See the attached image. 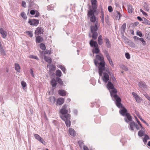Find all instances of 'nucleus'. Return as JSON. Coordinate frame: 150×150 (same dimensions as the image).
<instances>
[{
  "instance_id": "1",
  "label": "nucleus",
  "mask_w": 150,
  "mask_h": 150,
  "mask_svg": "<svg viewBox=\"0 0 150 150\" xmlns=\"http://www.w3.org/2000/svg\"><path fill=\"white\" fill-rule=\"evenodd\" d=\"M107 87L110 90V95L112 100L115 101V104L118 108L122 107V104L121 103V99L117 94V91L115 88L113 84L110 81H109L108 82Z\"/></svg>"
},
{
  "instance_id": "2",
  "label": "nucleus",
  "mask_w": 150,
  "mask_h": 150,
  "mask_svg": "<svg viewBox=\"0 0 150 150\" xmlns=\"http://www.w3.org/2000/svg\"><path fill=\"white\" fill-rule=\"evenodd\" d=\"M103 55L100 54H99L96 55L95 59L93 60L95 65L96 67L99 65L98 72L100 76H102L103 71L105 69V63Z\"/></svg>"
},
{
  "instance_id": "3",
  "label": "nucleus",
  "mask_w": 150,
  "mask_h": 150,
  "mask_svg": "<svg viewBox=\"0 0 150 150\" xmlns=\"http://www.w3.org/2000/svg\"><path fill=\"white\" fill-rule=\"evenodd\" d=\"M97 25L98 22L96 21L95 25H91L90 27L91 32L92 34V38L94 40L97 38L98 36V34L97 32L98 29Z\"/></svg>"
},
{
  "instance_id": "4",
  "label": "nucleus",
  "mask_w": 150,
  "mask_h": 150,
  "mask_svg": "<svg viewBox=\"0 0 150 150\" xmlns=\"http://www.w3.org/2000/svg\"><path fill=\"white\" fill-rule=\"evenodd\" d=\"M104 70L103 71L102 74V75L100 76L102 77V79L103 81L105 83H107L109 81V74H110V75L111 76V74H110L109 70H106L107 72H103V71H104Z\"/></svg>"
},
{
  "instance_id": "5",
  "label": "nucleus",
  "mask_w": 150,
  "mask_h": 150,
  "mask_svg": "<svg viewBox=\"0 0 150 150\" xmlns=\"http://www.w3.org/2000/svg\"><path fill=\"white\" fill-rule=\"evenodd\" d=\"M62 118L63 120L65 121L66 126L67 127H69L71 125V122L70 120L71 116L69 114H68L66 117L62 116Z\"/></svg>"
},
{
  "instance_id": "6",
  "label": "nucleus",
  "mask_w": 150,
  "mask_h": 150,
  "mask_svg": "<svg viewBox=\"0 0 150 150\" xmlns=\"http://www.w3.org/2000/svg\"><path fill=\"white\" fill-rule=\"evenodd\" d=\"M67 105H64L60 110V113H61L60 117L61 118H62V116L67 117V115L68 114H67L68 110L67 109Z\"/></svg>"
},
{
  "instance_id": "7",
  "label": "nucleus",
  "mask_w": 150,
  "mask_h": 150,
  "mask_svg": "<svg viewBox=\"0 0 150 150\" xmlns=\"http://www.w3.org/2000/svg\"><path fill=\"white\" fill-rule=\"evenodd\" d=\"M30 25H33L36 26L39 23V21L35 19H29L28 22Z\"/></svg>"
},
{
  "instance_id": "8",
  "label": "nucleus",
  "mask_w": 150,
  "mask_h": 150,
  "mask_svg": "<svg viewBox=\"0 0 150 150\" xmlns=\"http://www.w3.org/2000/svg\"><path fill=\"white\" fill-rule=\"evenodd\" d=\"M119 108H122V109L119 111V112L120 114L123 116H125V115L128 113L127 112V110L124 107H123V105H122V107Z\"/></svg>"
},
{
  "instance_id": "9",
  "label": "nucleus",
  "mask_w": 150,
  "mask_h": 150,
  "mask_svg": "<svg viewBox=\"0 0 150 150\" xmlns=\"http://www.w3.org/2000/svg\"><path fill=\"white\" fill-rule=\"evenodd\" d=\"M126 117L124 118L125 121L127 123L129 122L132 121V118L130 114L129 113L125 115Z\"/></svg>"
},
{
  "instance_id": "10",
  "label": "nucleus",
  "mask_w": 150,
  "mask_h": 150,
  "mask_svg": "<svg viewBox=\"0 0 150 150\" xmlns=\"http://www.w3.org/2000/svg\"><path fill=\"white\" fill-rule=\"evenodd\" d=\"M91 2L92 4V8L93 9H97L98 6L97 0H91Z\"/></svg>"
},
{
  "instance_id": "11",
  "label": "nucleus",
  "mask_w": 150,
  "mask_h": 150,
  "mask_svg": "<svg viewBox=\"0 0 150 150\" xmlns=\"http://www.w3.org/2000/svg\"><path fill=\"white\" fill-rule=\"evenodd\" d=\"M43 32V30L41 27H38L35 30V33L36 34L38 35L42 34Z\"/></svg>"
},
{
  "instance_id": "12",
  "label": "nucleus",
  "mask_w": 150,
  "mask_h": 150,
  "mask_svg": "<svg viewBox=\"0 0 150 150\" xmlns=\"http://www.w3.org/2000/svg\"><path fill=\"white\" fill-rule=\"evenodd\" d=\"M96 9H90L89 10H88L87 14L88 17H89L90 16H93V15H94V13L96 11Z\"/></svg>"
},
{
  "instance_id": "13",
  "label": "nucleus",
  "mask_w": 150,
  "mask_h": 150,
  "mask_svg": "<svg viewBox=\"0 0 150 150\" xmlns=\"http://www.w3.org/2000/svg\"><path fill=\"white\" fill-rule=\"evenodd\" d=\"M138 85L142 89H144L146 88V85L145 83L143 81H141L139 82Z\"/></svg>"
},
{
  "instance_id": "14",
  "label": "nucleus",
  "mask_w": 150,
  "mask_h": 150,
  "mask_svg": "<svg viewBox=\"0 0 150 150\" xmlns=\"http://www.w3.org/2000/svg\"><path fill=\"white\" fill-rule=\"evenodd\" d=\"M0 33L3 38H5L7 35V32L5 31L2 28L0 29Z\"/></svg>"
},
{
  "instance_id": "15",
  "label": "nucleus",
  "mask_w": 150,
  "mask_h": 150,
  "mask_svg": "<svg viewBox=\"0 0 150 150\" xmlns=\"http://www.w3.org/2000/svg\"><path fill=\"white\" fill-rule=\"evenodd\" d=\"M136 123L134 121H132L129 123V129L132 131H133L134 130V127H135V124Z\"/></svg>"
},
{
  "instance_id": "16",
  "label": "nucleus",
  "mask_w": 150,
  "mask_h": 150,
  "mask_svg": "<svg viewBox=\"0 0 150 150\" xmlns=\"http://www.w3.org/2000/svg\"><path fill=\"white\" fill-rule=\"evenodd\" d=\"M115 15V19L116 20H119L122 15L119 11H117Z\"/></svg>"
},
{
  "instance_id": "17",
  "label": "nucleus",
  "mask_w": 150,
  "mask_h": 150,
  "mask_svg": "<svg viewBox=\"0 0 150 150\" xmlns=\"http://www.w3.org/2000/svg\"><path fill=\"white\" fill-rule=\"evenodd\" d=\"M69 134L72 136L74 137L76 136V132L75 130L71 128H69Z\"/></svg>"
},
{
  "instance_id": "18",
  "label": "nucleus",
  "mask_w": 150,
  "mask_h": 150,
  "mask_svg": "<svg viewBox=\"0 0 150 150\" xmlns=\"http://www.w3.org/2000/svg\"><path fill=\"white\" fill-rule=\"evenodd\" d=\"M43 38L41 36L38 35L36 38V42L37 43H40L42 42Z\"/></svg>"
},
{
  "instance_id": "19",
  "label": "nucleus",
  "mask_w": 150,
  "mask_h": 150,
  "mask_svg": "<svg viewBox=\"0 0 150 150\" xmlns=\"http://www.w3.org/2000/svg\"><path fill=\"white\" fill-rule=\"evenodd\" d=\"M105 42L107 47L108 48H110L111 47V44L109 39L107 38H105L104 39Z\"/></svg>"
},
{
  "instance_id": "20",
  "label": "nucleus",
  "mask_w": 150,
  "mask_h": 150,
  "mask_svg": "<svg viewBox=\"0 0 150 150\" xmlns=\"http://www.w3.org/2000/svg\"><path fill=\"white\" fill-rule=\"evenodd\" d=\"M64 101V99L62 98H60L58 99L57 103L59 105H61L63 104Z\"/></svg>"
},
{
  "instance_id": "21",
  "label": "nucleus",
  "mask_w": 150,
  "mask_h": 150,
  "mask_svg": "<svg viewBox=\"0 0 150 150\" xmlns=\"http://www.w3.org/2000/svg\"><path fill=\"white\" fill-rule=\"evenodd\" d=\"M47 67L49 66V72L53 71L55 70L56 69V67L55 65H47Z\"/></svg>"
},
{
  "instance_id": "22",
  "label": "nucleus",
  "mask_w": 150,
  "mask_h": 150,
  "mask_svg": "<svg viewBox=\"0 0 150 150\" xmlns=\"http://www.w3.org/2000/svg\"><path fill=\"white\" fill-rule=\"evenodd\" d=\"M90 45L91 47H96V46L98 45L97 42L96 41H94L93 40H91L89 42Z\"/></svg>"
},
{
  "instance_id": "23",
  "label": "nucleus",
  "mask_w": 150,
  "mask_h": 150,
  "mask_svg": "<svg viewBox=\"0 0 150 150\" xmlns=\"http://www.w3.org/2000/svg\"><path fill=\"white\" fill-rule=\"evenodd\" d=\"M44 58L45 61L49 63L50 64L52 62V59L51 58L49 57L45 56L44 55Z\"/></svg>"
},
{
  "instance_id": "24",
  "label": "nucleus",
  "mask_w": 150,
  "mask_h": 150,
  "mask_svg": "<svg viewBox=\"0 0 150 150\" xmlns=\"http://www.w3.org/2000/svg\"><path fill=\"white\" fill-rule=\"evenodd\" d=\"M66 91L63 90H59L58 91V94L60 96H66Z\"/></svg>"
},
{
  "instance_id": "25",
  "label": "nucleus",
  "mask_w": 150,
  "mask_h": 150,
  "mask_svg": "<svg viewBox=\"0 0 150 150\" xmlns=\"http://www.w3.org/2000/svg\"><path fill=\"white\" fill-rule=\"evenodd\" d=\"M93 53L98 54L100 52V50L99 49L98 45L96 46V47H94V49H93Z\"/></svg>"
},
{
  "instance_id": "26",
  "label": "nucleus",
  "mask_w": 150,
  "mask_h": 150,
  "mask_svg": "<svg viewBox=\"0 0 150 150\" xmlns=\"http://www.w3.org/2000/svg\"><path fill=\"white\" fill-rule=\"evenodd\" d=\"M51 84L53 87H55L57 86V84L54 79L53 78L51 80Z\"/></svg>"
},
{
  "instance_id": "27",
  "label": "nucleus",
  "mask_w": 150,
  "mask_h": 150,
  "mask_svg": "<svg viewBox=\"0 0 150 150\" xmlns=\"http://www.w3.org/2000/svg\"><path fill=\"white\" fill-rule=\"evenodd\" d=\"M126 26V24L125 23H124L122 25L121 28L122 33H124L125 32Z\"/></svg>"
},
{
  "instance_id": "28",
  "label": "nucleus",
  "mask_w": 150,
  "mask_h": 150,
  "mask_svg": "<svg viewBox=\"0 0 150 150\" xmlns=\"http://www.w3.org/2000/svg\"><path fill=\"white\" fill-rule=\"evenodd\" d=\"M128 11L129 13H132L133 8H132V6L131 5H129L127 6Z\"/></svg>"
},
{
  "instance_id": "29",
  "label": "nucleus",
  "mask_w": 150,
  "mask_h": 150,
  "mask_svg": "<svg viewBox=\"0 0 150 150\" xmlns=\"http://www.w3.org/2000/svg\"><path fill=\"white\" fill-rule=\"evenodd\" d=\"M14 65L15 70L18 72H20V67L19 64L18 63H15Z\"/></svg>"
},
{
  "instance_id": "30",
  "label": "nucleus",
  "mask_w": 150,
  "mask_h": 150,
  "mask_svg": "<svg viewBox=\"0 0 150 150\" xmlns=\"http://www.w3.org/2000/svg\"><path fill=\"white\" fill-rule=\"evenodd\" d=\"M96 18L94 15L91 16L90 17V20L91 22L93 23L95 22H96Z\"/></svg>"
},
{
  "instance_id": "31",
  "label": "nucleus",
  "mask_w": 150,
  "mask_h": 150,
  "mask_svg": "<svg viewBox=\"0 0 150 150\" xmlns=\"http://www.w3.org/2000/svg\"><path fill=\"white\" fill-rule=\"evenodd\" d=\"M142 23L146 25H150V21L145 18H143V20Z\"/></svg>"
},
{
  "instance_id": "32",
  "label": "nucleus",
  "mask_w": 150,
  "mask_h": 150,
  "mask_svg": "<svg viewBox=\"0 0 150 150\" xmlns=\"http://www.w3.org/2000/svg\"><path fill=\"white\" fill-rule=\"evenodd\" d=\"M25 33L31 38L33 36V32L31 31H26L25 32Z\"/></svg>"
},
{
  "instance_id": "33",
  "label": "nucleus",
  "mask_w": 150,
  "mask_h": 150,
  "mask_svg": "<svg viewBox=\"0 0 150 150\" xmlns=\"http://www.w3.org/2000/svg\"><path fill=\"white\" fill-rule=\"evenodd\" d=\"M34 0H28V2L29 4V7H30L33 6L34 5Z\"/></svg>"
},
{
  "instance_id": "34",
  "label": "nucleus",
  "mask_w": 150,
  "mask_h": 150,
  "mask_svg": "<svg viewBox=\"0 0 150 150\" xmlns=\"http://www.w3.org/2000/svg\"><path fill=\"white\" fill-rule=\"evenodd\" d=\"M58 83L60 85H62L63 83L62 79L59 77H57L56 78Z\"/></svg>"
},
{
  "instance_id": "35",
  "label": "nucleus",
  "mask_w": 150,
  "mask_h": 150,
  "mask_svg": "<svg viewBox=\"0 0 150 150\" xmlns=\"http://www.w3.org/2000/svg\"><path fill=\"white\" fill-rule=\"evenodd\" d=\"M58 67L64 73H65L66 69L64 66L62 65H59L58 66Z\"/></svg>"
},
{
  "instance_id": "36",
  "label": "nucleus",
  "mask_w": 150,
  "mask_h": 150,
  "mask_svg": "<svg viewBox=\"0 0 150 150\" xmlns=\"http://www.w3.org/2000/svg\"><path fill=\"white\" fill-rule=\"evenodd\" d=\"M144 134V132L142 130H139L138 133V136L140 137L143 136Z\"/></svg>"
},
{
  "instance_id": "37",
  "label": "nucleus",
  "mask_w": 150,
  "mask_h": 150,
  "mask_svg": "<svg viewBox=\"0 0 150 150\" xmlns=\"http://www.w3.org/2000/svg\"><path fill=\"white\" fill-rule=\"evenodd\" d=\"M104 54H105L107 59H109L110 58V56L109 54L108 53V52L107 51L105 50L104 51Z\"/></svg>"
},
{
  "instance_id": "38",
  "label": "nucleus",
  "mask_w": 150,
  "mask_h": 150,
  "mask_svg": "<svg viewBox=\"0 0 150 150\" xmlns=\"http://www.w3.org/2000/svg\"><path fill=\"white\" fill-rule=\"evenodd\" d=\"M62 73L61 71L58 70L56 72V76L59 77H60L62 76Z\"/></svg>"
},
{
  "instance_id": "39",
  "label": "nucleus",
  "mask_w": 150,
  "mask_h": 150,
  "mask_svg": "<svg viewBox=\"0 0 150 150\" xmlns=\"http://www.w3.org/2000/svg\"><path fill=\"white\" fill-rule=\"evenodd\" d=\"M0 52L1 54L3 56L6 55L5 52L3 47L0 48Z\"/></svg>"
},
{
  "instance_id": "40",
  "label": "nucleus",
  "mask_w": 150,
  "mask_h": 150,
  "mask_svg": "<svg viewBox=\"0 0 150 150\" xmlns=\"http://www.w3.org/2000/svg\"><path fill=\"white\" fill-rule=\"evenodd\" d=\"M40 48L43 50H45L46 47L45 45L43 43H41L40 45Z\"/></svg>"
},
{
  "instance_id": "41",
  "label": "nucleus",
  "mask_w": 150,
  "mask_h": 150,
  "mask_svg": "<svg viewBox=\"0 0 150 150\" xmlns=\"http://www.w3.org/2000/svg\"><path fill=\"white\" fill-rule=\"evenodd\" d=\"M120 67L123 70H124L125 71H127L128 70V68L125 65H122L120 66Z\"/></svg>"
},
{
  "instance_id": "42",
  "label": "nucleus",
  "mask_w": 150,
  "mask_h": 150,
  "mask_svg": "<svg viewBox=\"0 0 150 150\" xmlns=\"http://www.w3.org/2000/svg\"><path fill=\"white\" fill-rule=\"evenodd\" d=\"M21 16L24 19H26L27 18V17L24 12H22L21 13Z\"/></svg>"
},
{
  "instance_id": "43",
  "label": "nucleus",
  "mask_w": 150,
  "mask_h": 150,
  "mask_svg": "<svg viewBox=\"0 0 150 150\" xmlns=\"http://www.w3.org/2000/svg\"><path fill=\"white\" fill-rule=\"evenodd\" d=\"M145 36L147 39L150 40V33H146L145 34Z\"/></svg>"
},
{
  "instance_id": "44",
  "label": "nucleus",
  "mask_w": 150,
  "mask_h": 150,
  "mask_svg": "<svg viewBox=\"0 0 150 150\" xmlns=\"http://www.w3.org/2000/svg\"><path fill=\"white\" fill-rule=\"evenodd\" d=\"M139 40L141 41L143 45H146V41L144 40V39L142 38H140L139 39Z\"/></svg>"
},
{
  "instance_id": "45",
  "label": "nucleus",
  "mask_w": 150,
  "mask_h": 150,
  "mask_svg": "<svg viewBox=\"0 0 150 150\" xmlns=\"http://www.w3.org/2000/svg\"><path fill=\"white\" fill-rule=\"evenodd\" d=\"M52 53L51 51L50 50H46L44 52V55L45 54H50Z\"/></svg>"
},
{
  "instance_id": "46",
  "label": "nucleus",
  "mask_w": 150,
  "mask_h": 150,
  "mask_svg": "<svg viewBox=\"0 0 150 150\" xmlns=\"http://www.w3.org/2000/svg\"><path fill=\"white\" fill-rule=\"evenodd\" d=\"M29 57L30 58L35 59L37 60L39 59L38 57L37 56L32 55H30L29 56Z\"/></svg>"
},
{
  "instance_id": "47",
  "label": "nucleus",
  "mask_w": 150,
  "mask_h": 150,
  "mask_svg": "<svg viewBox=\"0 0 150 150\" xmlns=\"http://www.w3.org/2000/svg\"><path fill=\"white\" fill-rule=\"evenodd\" d=\"M21 85L23 88H24L26 86V83L24 81H22L21 82Z\"/></svg>"
},
{
  "instance_id": "48",
  "label": "nucleus",
  "mask_w": 150,
  "mask_h": 150,
  "mask_svg": "<svg viewBox=\"0 0 150 150\" xmlns=\"http://www.w3.org/2000/svg\"><path fill=\"white\" fill-rule=\"evenodd\" d=\"M38 141L44 145L45 144V142L41 137H40V138Z\"/></svg>"
},
{
  "instance_id": "49",
  "label": "nucleus",
  "mask_w": 150,
  "mask_h": 150,
  "mask_svg": "<svg viewBox=\"0 0 150 150\" xmlns=\"http://www.w3.org/2000/svg\"><path fill=\"white\" fill-rule=\"evenodd\" d=\"M34 136L35 139L38 140H39L40 137H41L38 134H35L34 135Z\"/></svg>"
},
{
  "instance_id": "50",
  "label": "nucleus",
  "mask_w": 150,
  "mask_h": 150,
  "mask_svg": "<svg viewBox=\"0 0 150 150\" xmlns=\"http://www.w3.org/2000/svg\"><path fill=\"white\" fill-rule=\"evenodd\" d=\"M52 122L55 126H57L59 124V122L56 120H54L52 121Z\"/></svg>"
},
{
  "instance_id": "51",
  "label": "nucleus",
  "mask_w": 150,
  "mask_h": 150,
  "mask_svg": "<svg viewBox=\"0 0 150 150\" xmlns=\"http://www.w3.org/2000/svg\"><path fill=\"white\" fill-rule=\"evenodd\" d=\"M98 42L99 45H101L103 43V39H98Z\"/></svg>"
},
{
  "instance_id": "52",
  "label": "nucleus",
  "mask_w": 150,
  "mask_h": 150,
  "mask_svg": "<svg viewBox=\"0 0 150 150\" xmlns=\"http://www.w3.org/2000/svg\"><path fill=\"white\" fill-rule=\"evenodd\" d=\"M125 56L126 58L128 59L130 58V56L129 54L128 53L126 52L125 53Z\"/></svg>"
},
{
  "instance_id": "53",
  "label": "nucleus",
  "mask_w": 150,
  "mask_h": 150,
  "mask_svg": "<svg viewBox=\"0 0 150 150\" xmlns=\"http://www.w3.org/2000/svg\"><path fill=\"white\" fill-rule=\"evenodd\" d=\"M137 34L140 37H142V33L140 31H137Z\"/></svg>"
},
{
  "instance_id": "54",
  "label": "nucleus",
  "mask_w": 150,
  "mask_h": 150,
  "mask_svg": "<svg viewBox=\"0 0 150 150\" xmlns=\"http://www.w3.org/2000/svg\"><path fill=\"white\" fill-rule=\"evenodd\" d=\"M108 10L110 12H111L113 11V9L111 6H109L108 7Z\"/></svg>"
},
{
  "instance_id": "55",
  "label": "nucleus",
  "mask_w": 150,
  "mask_h": 150,
  "mask_svg": "<svg viewBox=\"0 0 150 150\" xmlns=\"http://www.w3.org/2000/svg\"><path fill=\"white\" fill-rule=\"evenodd\" d=\"M111 78L112 79V80L114 82H116V79L115 77H114V75L113 74H112L111 76Z\"/></svg>"
},
{
  "instance_id": "56",
  "label": "nucleus",
  "mask_w": 150,
  "mask_h": 150,
  "mask_svg": "<svg viewBox=\"0 0 150 150\" xmlns=\"http://www.w3.org/2000/svg\"><path fill=\"white\" fill-rule=\"evenodd\" d=\"M139 118L140 119V120H141L145 124H146V125H148V124L144 120L142 117H141L139 116Z\"/></svg>"
},
{
  "instance_id": "57",
  "label": "nucleus",
  "mask_w": 150,
  "mask_h": 150,
  "mask_svg": "<svg viewBox=\"0 0 150 150\" xmlns=\"http://www.w3.org/2000/svg\"><path fill=\"white\" fill-rule=\"evenodd\" d=\"M140 11L142 13V14H143L144 15V16H147V14L144 11H143L142 9L141 8L140 9Z\"/></svg>"
},
{
  "instance_id": "58",
  "label": "nucleus",
  "mask_w": 150,
  "mask_h": 150,
  "mask_svg": "<svg viewBox=\"0 0 150 150\" xmlns=\"http://www.w3.org/2000/svg\"><path fill=\"white\" fill-rule=\"evenodd\" d=\"M22 6L24 7L25 8L26 7V3L25 1H22Z\"/></svg>"
},
{
  "instance_id": "59",
  "label": "nucleus",
  "mask_w": 150,
  "mask_h": 150,
  "mask_svg": "<svg viewBox=\"0 0 150 150\" xmlns=\"http://www.w3.org/2000/svg\"><path fill=\"white\" fill-rule=\"evenodd\" d=\"M30 13L32 15H34L35 14V11L33 10H32L30 11Z\"/></svg>"
},
{
  "instance_id": "60",
  "label": "nucleus",
  "mask_w": 150,
  "mask_h": 150,
  "mask_svg": "<svg viewBox=\"0 0 150 150\" xmlns=\"http://www.w3.org/2000/svg\"><path fill=\"white\" fill-rule=\"evenodd\" d=\"M30 74H31V76L33 77H34V73H33V70L32 69H30Z\"/></svg>"
},
{
  "instance_id": "61",
  "label": "nucleus",
  "mask_w": 150,
  "mask_h": 150,
  "mask_svg": "<svg viewBox=\"0 0 150 150\" xmlns=\"http://www.w3.org/2000/svg\"><path fill=\"white\" fill-rule=\"evenodd\" d=\"M135 98V99L136 100V101L137 102L139 103L140 101V100L139 97V96H137V97H136V98Z\"/></svg>"
},
{
  "instance_id": "62",
  "label": "nucleus",
  "mask_w": 150,
  "mask_h": 150,
  "mask_svg": "<svg viewBox=\"0 0 150 150\" xmlns=\"http://www.w3.org/2000/svg\"><path fill=\"white\" fill-rule=\"evenodd\" d=\"M145 7L146 8V10L147 11H149V7L148 5H147V4H146L145 5Z\"/></svg>"
},
{
  "instance_id": "63",
  "label": "nucleus",
  "mask_w": 150,
  "mask_h": 150,
  "mask_svg": "<svg viewBox=\"0 0 150 150\" xmlns=\"http://www.w3.org/2000/svg\"><path fill=\"white\" fill-rule=\"evenodd\" d=\"M146 98L150 102V97L147 94L144 95Z\"/></svg>"
},
{
  "instance_id": "64",
  "label": "nucleus",
  "mask_w": 150,
  "mask_h": 150,
  "mask_svg": "<svg viewBox=\"0 0 150 150\" xmlns=\"http://www.w3.org/2000/svg\"><path fill=\"white\" fill-rule=\"evenodd\" d=\"M132 95L133 96L134 98H136V97H137L138 96L134 92H132Z\"/></svg>"
}]
</instances>
